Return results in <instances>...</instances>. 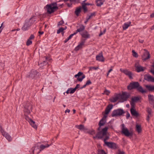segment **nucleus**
<instances>
[{
	"label": "nucleus",
	"mask_w": 154,
	"mask_h": 154,
	"mask_svg": "<svg viewBox=\"0 0 154 154\" xmlns=\"http://www.w3.org/2000/svg\"><path fill=\"white\" fill-rule=\"evenodd\" d=\"M106 123V121L104 118H103L99 121L98 125L99 127L97 129L99 131L98 132L95 136L93 137L94 139H102L104 136L106 135L107 133V131L108 129L107 127H105L102 129L100 131L101 128L102 126H103Z\"/></svg>",
	"instance_id": "f257e3e1"
},
{
	"label": "nucleus",
	"mask_w": 154,
	"mask_h": 154,
	"mask_svg": "<svg viewBox=\"0 0 154 154\" xmlns=\"http://www.w3.org/2000/svg\"><path fill=\"white\" fill-rule=\"evenodd\" d=\"M127 89L129 90L136 89L138 91L142 94L146 93L147 92L146 90L143 89V88L140 85V83L137 82L130 83L127 86Z\"/></svg>",
	"instance_id": "f03ea898"
},
{
	"label": "nucleus",
	"mask_w": 154,
	"mask_h": 154,
	"mask_svg": "<svg viewBox=\"0 0 154 154\" xmlns=\"http://www.w3.org/2000/svg\"><path fill=\"white\" fill-rule=\"evenodd\" d=\"M45 8L47 11L48 13L51 14L58 9V8L57 6V3L53 2L46 5L45 7Z\"/></svg>",
	"instance_id": "7ed1b4c3"
},
{
	"label": "nucleus",
	"mask_w": 154,
	"mask_h": 154,
	"mask_svg": "<svg viewBox=\"0 0 154 154\" xmlns=\"http://www.w3.org/2000/svg\"><path fill=\"white\" fill-rule=\"evenodd\" d=\"M41 76L40 74L36 70L32 69L30 72L27 74L26 77L32 79L39 77Z\"/></svg>",
	"instance_id": "20e7f679"
},
{
	"label": "nucleus",
	"mask_w": 154,
	"mask_h": 154,
	"mask_svg": "<svg viewBox=\"0 0 154 154\" xmlns=\"http://www.w3.org/2000/svg\"><path fill=\"white\" fill-rule=\"evenodd\" d=\"M32 105L29 102H27L24 106L23 111L25 113V115L30 114L32 111Z\"/></svg>",
	"instance_id": "39448f33"
},
{
	"label": "nucleus",
	"mask_w": 154,
	"mask_h": 154,
	"mask_svg": "<svg viewBox=\"0 0 154 154\" xmlns=\"http://www.w3.org/2000/svg\"><path fill=\"white\" fill-rule=\"evenodd\" d=\"M125 113L123 109L121 108L114 110L112 112L111 116L112 117L121 116Z\"/></svg>",
	"instance_id": "423d86ee"
},
{
	"label": "nucleus",
	"mask_w": 154,
	"mask_h": 154,
	"mask_svg": "<svg viewBox=\"0 0 154 154\" xmlns=\"http://www.w3.org/2000/svg\"><path fill=\"white\" fill-rule=\"evenodd\" d=\"M119 96L120 99L123 100V102L127 101V99L129 97L130 94L129 93L125 92L122 93V94H119Z\"/></svg>",
	"instance_id": "0eeeda50"
},
{
	"label": "nucleus",
	"mask_w": 154,
	"mask_h": 154,
	"mask_svg": "<svg viewBox=\"0 0 154 154\" xmlns=\"http://www.w3.org/2000/svg\"><path fill=\"white\" fill-rule=\"evenodd\" d=\"M122 132L125 136L129 137L132 135V133L129 131L128 129L125 127L124 124L122 125Z\"/></svg>",
	"instance_id": "6e6552de"
},
{
	"label": "nucleus",
	"mask_w": 154,
	"mask_h": 154,
	"mask_svg": "<svg viewBox=\"0 0 154 154\" xmlns=\"http://www.w3.org/2000/svg\"><path fill=\"white\" fill-rule=\"evenodd\" d=\"M0 131L2 134L5 137L6 139L9 141H11L12 140L11 137L8 133L2 129V127L0 125Z\"/></svg>",
	"instance_id": "1a4fd4ad"
},
{
	"label": "nucleus",
	"mask_w": 154,
	"mask_h": 154,
	"mask_svg": "<svg viewBox=\"0 0 154 154\" xmlns=\"http://www.w3.org/2000/svg\"><path fill=\"white\" fill-rule=\"evenodd\" d=\"M134 67L136 71L138 72H143L146 69L145 67H143L139 65L138 62H136L135 63Z\"/></svg>",
	"instance_id": "9d476101"
},
{
	"label": "nucleus",
	"mask_w": 154,
	"mask_h": 154,
	"mask_svg": "<svg viewBox=\"0 0 154 154\" xmlns=\"http://www.w3.org/2000/svg\"><path fill=\"white\" fill-rule=\"evenodd\" d=\"M120 70L122 72L124 73L125 75L128 76L129 79H132L133 74L130 71L127 69H120Z\"/></svg>",
	"instance_id": "9b49d317"
},
{
	"label": "nucleus",
	"mask_w": 154,
	"mask_h": 154,
	"mask_svg": "<svg viewBox=\"0 0 154 154\" xmlns=\"http://www.w3.org/2000/svg\"><path fill=\"white\" fill-rule=\"evenodd\" d=\"M75 78H77V80L79 82H82L83 79H84L85 76L81 72H79L77 74L75 75Z\"/></svg>",
	"instance_id": "f8f14e48"
},
{
	"label": "nucleus",
	"mask_w": 154,
	"mask_h": 154,
	"mask_svg": "<svg viewBox=\"0 0 154 154\" xmlns=\"http://www.w3.org/2000/svg\"><path fill=\"white\" fill-rule=\"evenodd\" d=\"M96 60L100 62H104L105 59L103 56L102 51L100 52L98 55L96 56Z\"/></svg>",
	"instance_id": "ddd939ff"
},
{
	"label": "nucleus",
	"mask_w": 154,
	"mask_h": 154,
	"mask_svg": "<svg viewBox=\"0 0 154 154\" xmlns=\"http://www.w3.org/2000/svg\"><path fill=\"white\" fill-rule=\"evenodd\" d=\"M85 40L86 39H82L81 42L75 48V51H79L80 49L82 48L83 45H84Z\"/></svg>",
	"instance_id": "4468645a"
},
{
	"label": "nucleus",
	"mask_w": 154,
	"mask_h": 154,
	"mask_svg": "<svg viewBox=\"0 0 154 154\" xmlns=\"http://www.w3.org/2000/svg\"><path fill=\"white\" fill-rule=\"evenodd\" d=\"M31 150L33 154H38L41 152L39 146L38 145L32 147L31 149Z\"/></svg>",
	"instance_id": "2eb2a0df"
},
{
	"label": "nucleus",
	"mask_w": 154,
	"mask_h": 154,
	"mask_svg": "<svg viewBox=\"0 0 154 154\" xmlns=\"http://www.w3.org/2000/svg\"><path fill=\"white\" fill-rule=\"evenodd\" d=\"M144 79L148 82H154V78L149 75H145L144 76Z\"/></svg>",
	"instance_id": "dca6fc26"
},
{
	"label": "nucleus",
	"mask_w": 154,
	"mask_h": 154,
	"mask_svg": "<svg viewBox=\"0 0 154 154\" xmlns=\"http://www.w3.org/2000/svg\"><path fill=\"white\" fill-rule=\"evenodd\" d=\"M149 58L150 54L147 51H146L144 52L142 56V59L144 61H146Z\"/></svg>",
	"instance_id": "f3484780"
},
{
	"label": "nucleus",
	"mask_w": 154,
	"mask_h": 154,
	"mask_svg": "<svg viewBox=\"0 0 154 154\" xmlns=\"http://www.w3.org/2000/svg\"><path fill=\"white\" fill-rule=\"evenodd\" d=\"M31 26V24L29 22H26L22 28V29L23 31L27 30Z\"/></svg>",
	"instance_id": "a211bd4d"
},
{
	"label": "nucleus",
	"mask_w": 154,
	"mask_h": 154,
	"mask_svg": "<svg viewBox=\"0 0 154 154\" xmlns=\"http://www.w3.org/2000/svg\"><path fill=\"white\" fill-rule=\"evenodd\" d=\"M75 127L77 128L82 131L83 130L84 132H86L88 130V129L85 128L84 126L83 125H76L75 126Z\"/></svg>",
	"instance_id": "6ab92c4d"
},
{
	"label": "nucleus",
	"mask_w": 154,
	"mask_h": 154,
	"mask_svg": "<svg viewBox=\"0 0 154 154\" xmlns=\"http://www.w3.org/2000/svg\"><path fill=\"white\" fill-rule=\"evenodd\" d=\"M131 113L133 116L138 117L139 116V113L135 110V108L131 109Z\"/></svg>",
	"instance_id": "aec40b11"
},
{
	"label": "nucleus",
	"mask_w": 154,
	"mask_h": 154,
	"mask_svg": "<svg viewBox=\"0 0 154 154\" xmlns=\"http://www.w3.org/2000/svg\"><path fill=\"white\" fill-rule=\"evenodd\" d=\"M113 105L112 104H109L106 107L105 110V114L107 115L110 112L112 108Z\"/></svg>",
	"instance_id": "412c9836"
},
{
	"label": "nucleus",
	"mask_w": 154,
	"mask_h": 154,
	"mask_svg": "<svg viewBox=\"0 0 154 154\" xmlns=\"http://www.w3.org/2000/svg\"><path fill=\"white\" fill-rule=\"evenodd\" d=\"M105 136H106V135H105ZM105 136V135L104 136ZM109 139V137L107 135V134H106L105 138L103 139V141L104 143V144H106V145L116 144L114 143L107 142L106 141V140Z\"/></svg>",
	"instance_id": "4be33fe9"
},
{
	"label": "nucleus",
	"mask_w": 154,
	"mask_h": 154,
	"mask_svg": "<svg viewBox=\"0 0 154 154\" xmlns=\"http://www.w3.org/2000/svg\"><path fill=\"white\" fill-rule=\"evenodd\" d=\"M148 100L149 103L151 104L154 103V97L152 95L149 94L148 95Z\"/></svg>",
	"instance_id": "5701e85b"
},
{
	"label": "nucleus",
	"mask_w": 154,
	"mask_h": 154,
	"mask_svg": "<svg viewBox=\"0 0 154 154\" xmlns=\"http://www.w3.org/2000/svg\"><path fill=\"white\" fill-rule=\"evenodd\" d=\"M81 35L82 37L86 39L89 38L90 37V34H89L88 32L86 31H85L83 33H82Z\"/></svg>",
	"instance_id": "b1692460"
},
{
	"label": "nucleus",
	"mask_w": 154,
	"mask_h": 154,
	"mask_svg": "<svg viewBox=\"0 0 154 154\" xmlns=\"http://www.w3.org/2000/svg\"><path fill=\"white\" fill-rule=\"evenodd\" d=\"M118 99H120L119 94H117L115 97L112 98L110 99V101L114 103L116 102Z\"/></svg>",
	"instance_id": "393cba45"
},
{
	"label": "nucleus",
	"mask_w": 154,
	"mask_h": 154,
	"mask_svg": "<svg viewBox=\"0 0 154 154\" xmlns=\"http://www.w3.org/2000/svg\"><path fill=\"white\" fill-rule=\"evenodd\" d=\"M82 9V7L81 6H79L77 7L75 9V13L76 16H78L79 15V13L81 11Z\"/></svg>",
	"instance_id": "a878e982"
},
{
	"label": "nucleus",
	"mask_w": 154,
	"mask_h": 154,
	"mask_svg": "<svg viewBox=\"0 0 154 154\" xmlns=\"http://www.w3.org/2000/svg\"><path fill=\"white\" fill-rule=\"evenodd\" d=\"M131 24V22L125 23L122 26L123 30H125L127 29L130 26Z\"/></svg>",
	"instance_id": "bb28decb"
},
{
	"label": "nucleus",
	"mask_w": 154,
	"mask_h": 154,
	"mask_svg": "<svg viewBox=\"0 0 154 154\" xmlns=\"http://www.w3.org/2000/svg\"><path fill=\"white\" fill-rule=\"evenodd\" d=\"M145 87L149 91L153 92L154 91V86L153 85H146L145 86Z\"/></svg>",
	"instance_id": "cd10ccee"
},
{
	"label": "nucleus",
	"mask_w": 154,
	"mask_h": 154,
	"mask_svg": "<svg viewBox=\"0 0 154 154\" xmlns=\"http://www.w3.org/2000/svg\"><path fill=\"white\" fill-rule=\"evenodd\" d=\"M104 2L105 0H97L96 1V5L98 7L100 6Z\"/></svg>",
	"instance_id": "c85d7f7f"
},
{
	"label": "nucleus",
	"mask_w": 154,
	"mask_h": 154,
	"mask_svg": "<svg viewBox=\"0 0 154 154\" xmlns=\"http://www.w3.org/2000/svg\"><path fill=\"white\" fill-rule=\"evenodd\" d=\"M85 29V26L82 25L80 26V28L77 29L75 32L77 34L78 32H81L83 31Z\"/></svg>",
	"instance_id": "c756f323"
},
{
	"label": "nucleus",
	"mask_w": 154,
	"mask_h": 154,
	"mask_svg": "<svg viewBox=\"0 0 154 154\" xmlns=\"http://www.w3.org/2000/svg\"><path fill=\"white\" fill-rule=\"evenodd\" d=\"M30 125L34 128L35 129H36L37 128V126L35 124V122L33 121L32 120L30 119L29 122Z\"/></svg>",
	"instance_id": "7c9ffc66"
},
{
	"label": "nucleus",
	"mask_w": 154,
	"mask_h": 154,
	"mask_svg": "<svg viewBox=\"0 0 154 154\" xmlns=\"http://www.w3.org/2000/svg\"><path fill=\"white\" fill-rule=\"evenodd\" d=\"M136 131L138 133H140L142 131L141 126L140 125H136Z\"/></svg>",
	"instance_id": "2f4dec72"
},
{
	"label": "nucleus",
	"mask_w": 154,
	"mask_h": 154,
	"mask_svg": "<svg viewBox=\"0 0 154 154\" xmlns=\"http://www.w3.org/2000/svg\"><path fill=\"white\" fill-rule=\"evenodd\" d=\"M45 60H44L42 63H40V65L42 66L45 65H47L48 63V62H47L48 59V57H45Z\"/></svg>",
	"instance_id": "473e14b6"
},
{
	"label": "nucleus",
	"mask_w": 154,
	"mask_h": 154,
	"mask_svg": "<svg viewBox=\"0 0 154 154\" xmlns=\"http://www.w3.org/2000/svg\"><path fill=\"white\" fill-rule=\"evenodd\" d=\"M80 86V85L79 84H77L76 85L75 87L74 88L72 89V90H71V91H70V93H74L75 91H76L77 89L78 88H79Z\"/></svg>",
	"instance_id": "72a5a7b5"
},
{
	"label": "nucleus",
	"mask_w": 154,
	"mask_h": 154,
	"mask_svg": "<svg viewBox=\"0 0 154 154\" xmlns=\"http://www.w3.org/2000/svg\"><path fill=\"white\" fill-rule=\"evenodd\" d=\"M97 151L98 152L97 154H107L105 151L103 149H98Z\"/></svg>",
	"instance_id": "f704fd0d"
},
{
	"label": "nucleus",
	"mask_w": 154,
	"mask_h": 154,
	"mask_svg": "<svg viewBox=\"0 0 154 154\" xmlns=\"http://www.w3.org/2000/svg\"><path fill=\"white\" fill-rule=\"evenodd\" d=\"M140 100V98L138 97H134L131 99L133 102H136Z\"/></svg>",
	"instance_id": "c9c22d12"
},
{
	"label": "nucleus",
	"mask_w": 154,
	"mask_h": 154,
	"mask_svg": "<svg viewBox=\"0 0 154 154\" xmlns=\"http://www.w3.org/2000/svg\"><path fill=\"white\" fill-rule=\"evenodd\" d=\"M109 148L112 149H116L118 148V146L117 145H106Z\"/></svg>",
	"instance_id": "e433bc0d"
},
{
	"label": "nucleus",
	"mask_w": 154,
	"mask_h": 154,
	"mask_svg": "<svg viewBox=\"0 0 154 154\" xmlns=\"http://www.w3.org/2000/svg\"><path fill=\"white\" fill-rule=\"evenodd\" d=\"M50 145H47V146H45L44 145H41L40 146H39V149L41 151L45 148L49 147Z\"/></svg>",
	"instance_id": "4c0bfd02"
},
{
	"label": "nucleus",
	"mask_w": 154,
	"mask_h": 154,
	"mask_svg": "<svg viewBox=\"0 0 154 154\" xmlns=\"http://www.w3.org/2000/svg\"><path fill=\"white\" fill-rule=\"evenodd\" d=\"M135 102H133L131 100V101L130 103V104L131 105V109L135 108Z\"/></svg>",
	"instance_id": "58836bf2"
},
{
	"label": "nucleus",
	"mask_w": 154,
	"mask_h": 154,
	"mask_svg": "<svg viewBox=\"0 0 154 154\" xmlns=\"http://www.w3.org/2000/svg\"><path fill=\"white\" fill-rule=\"evenodd\" d=\"M132 55L133 56L135 57H138V54H137L136 52L134 50H133L132 51Z\"/></svg>",
	"instance_id": "ea45409f"
},
{
	"label": "nucleus",
	"mask_w": 154,
	"mask_h": 154,
	"mask_svg": "<svg viewBox=\"0 0 154 154\" xmlns=\"http://www.w3.org/2000/svg\"><path fill=\"white\" fill-rule=\"evenodd\" d=\"M65 29H64L62 27H61L58 30H57V34H59L61 32H62L63 30Z\"/></svg>",
	"instance_id": "a19ab883"
},
{
	"label": "nucleus",
	"mask_w": 154,
	"mask_h": 154,
	"mask_svg": "<svg viewBox=\"0 0 154 154\" xmlns=\"http://www.w3.org/2000/svg\"><path fill=\"white\" fill-rule=\"evenodd\" d=\"M82 8L83 9L84 13H85L86 12H87L88 11L87 8L86 6H85L83 5L82 4Z\"/></svg>",
	"instance_id": "79ce46f5"
},
{
	"label": "nucleus",
	"mask_w": 154,
	"mask_h": 154,
	"mask_svg": "<svg viewBox=\"0 0 154 154\" xmlns=\"http://www.w3.org/2000/svg\"><path fill=\"white\" fill-rule=\"evenodd\" d=\"M95 16V13L94 12L90 14L88 17H87L89 19L91 18L92 17Z\"/></svg>",
	"instance_id": "37998d69"
},
{
	"label": "nucleus",
	"mask_w": 154,
	"mask_h": 154,
	"mask_svg": "<svg viewBox=\"0 0 154 154\" xmlns=\"http://www.w3.org/2000/svg\"><path fill=\"white\" fill-rule=\"evenodd\" d=\"M152 109L150 108H147L146 109V112L149 115H151Z\"/></svg>",
	"instance_id": "c03bdc74"
},
{
	"label": "nucleus",
	"mask_w": 154,
	"mask_h": 154,
	"mask_svg": "<svg viewBox=\"0 0 154 154\" xmlns=\"http://www.w3.org/2000/svg\"><path fill=\"white\" fill-rule=\"evenodd\" d=\"M32 42L31 41V40H30L29 39H28L27 40L26 42V45L27 46H29L31 44H32Z\"/></svg>",
	"instance_id": "a18cd8bd"
},
{
	"label": "nucleus",
	"mask_w": 154,
	"mask_h": 154,
	"mask_svg": "<svg viewBox=\"0 0 154 154\" xmlns=\"http://www.w3.org/2000/svg\"><path fill=\"white\" fill-rule=\"evenodd\" d=\"M88 132L91 135H93L95 134V131L94 130H92L88 131V130L86 132Z\"/></svg>",
	"instance_id": "49530a36"
},
{
	"label": "nucleus",
	"mask_w": 154,
	"mask_h": 154,
	"mask_svg": "<svg viewBox=\"0 0 154 154\" xmlns=\"http://www.w3.org/2000/svg\"><path fill=\"white\" fill-rule=\"evenodd\" d=\"M125 152L123 151H121L120 149L118 150V152L116 153V154H125Z\"/></svg>",
	"instance_id": "de8ad7c7"
},
{
	"label": "nucleus",
	"mask_w": 154,
	"mask_h": 154,
	"mask_svg": "<svg viewBox=\"0 0 154 154\" xmlns=\"http://www.w3.org/2000/svg\"><path fill=\"white\" fill-rule=\"evenodd\" d=\"M4 27L5 26L3 25V23H2L1 24V26L0 27V33L1 32L2 30L4 28Z\"/></svg>",
	"instance_id": "09e8293b"
},
{
	"label": "nucleus",
	"mask_w": 154,
	"mask_h": 154,
	"mask_svg": "<svg viewBox=\"0 0 154 154\" xmlns=\"http://www.w3.org/2000/svg\"><path fill=\"white\" fill-rule=\"evenodd\" d=\"M92 84V82L90 80H88L86 82V83L85 85L87 86L88 85H91Z\"/></svg>",
	"instance_id": "8fccbe9b"
},
{
	"label": "nucleus",
	"mask_w": 154,
	"mask_h": 154,
	"mask_svg": "<svg viewBox=\"0 0 154 154\" xmlns=\"http://www.w3.org/2000/svg\"><path fill=\"white\" fill-rule=\"evenodd\" d=\"M80 0H69L71 3L75 2L76 3H79V2Z\"/></svg>",
	"instance_id": "3c124183"
},
{
	"label": "nucleus",
	"mask_w": 154,
	"mask_h": 154,
	"mask_svg": "<svg viewBox=\"0 0 154 154\" xmlns=\"http://www.w3.org/2000/svg\"><path fill=\"white\" fill-rule=\"evenodd\" d=\"M106 31V29H105L103 32H102L101 31L99 35V36H100L103 35L105 33Z\"/></svg>",
	"instance_id": "603ef678"
},
{
	"label": "nucleus",
	"mask_w": 154,
	"mask_h": 154,
	"mask_svg": "<svg viewBox=\"0 0 154 154\" xmlns=\"http://www.w3.org/2000/svg\"><path fill=\"white\" fill-rule=\"evenodd\" d=\"M76 34L75 32H74L73 33L71 34L68 37V38L69 39H70L74 35H76Z\"/></svg>",
	"instance_id": "864d4df0"
},
{
	"label": "nucleus",
	"mask_w": 154,
	"mask_h": 154,
	"mask_svg": "<svg viewBox=\"0 0 154 154\" xmlns=\"http://www.w3.org/2000/svg\"><path fill=\"white\" fill-rule=\"evenodd\" d=\"M82 4L83 5H84L85 6H86V5H92V4H90V3H82Z\"/></svg>",
	"instance_id": "5fc2aeb1"
},
{
	"label": "nucleus",
	"mask_w": 154,
	"mask_h": 154,
	"mask_svg": "<svg viewBox=\"0 0 154 154\" xmlns=\"http://www.w3.org/2000/svg\"><path fill=\"white\" fill-rule=\"evenodd\" d=\"M98 68V67H89V69L90 70H92V69L97 70Z\"/></svg>",
	"instance_id": "6e6d98bb"
},
{
	"label": "nucleus",
	"mask_w": 154,
	"mask_h": 154,
	"mask_svg": "<svg viewBox=\"0 0 154 154\" xmlns=\"http://www.w3.org/2000/svg\"><path fill=\"white\" fill-rule=\"evenodd\" d=\"M72 89V88H69L67 90V91H66V93L67 94H69V93H70V94H71L70 92V91H71V90H72V89Z\"/></svg>",
	"instance_id": "4d7b16f0"
},
{
	"label": "nucleus",
	"mask_w": 154,
	"mask_h": 154,
	"mask_svg": "<svg viewBox=\"0 0 154 154\" xmlns=\"http://www.w3.org/2000/svg\"><path fill=\"white\" fill-rule=\"evenodd\" d=\"M64 23V22L63 20H61V21H60L58 24V25H62L63 23Z\"/></svg>",
	"instance_id": "13d9d810"
},
{
	"label": "nucleus",
	"mask_w": 154,
	"mask_h": 154,
	"mask_svg": "<svg viewBox=\"0 0 154 154\" xmlns=\"http://www.w3.org/2000/svg\"><path fill=\"white\" fill-rule=\"evenodd\" d=\"M35 37L33 35H31L30 36V37H29V38L28 39L31 40L32 39H33Z\"/></svg>",
	"instance_id": "bf43d9fd"
},
{
	"label": "nucleus",
	"mask_w": 154,
	"mask_h": 154,
	"mask_svg": "<svg viewBox=\"0 0 154 154\" xmlns=\"http://www.w3.org/2000/svg\"><path fill=\"white\" fill-rule=\"evenodd\" d=\"M104 93L106 95H108L110 93V92L109 91L106 89L104 91Z\"/></svg>",
	"instance_id": "052dcab7"
},
{
	"label": "nucleus",
	"mask_w": 154,
	"mask_h": 154,
	"mask_svg": "<svg viewBox=\"0 0 154 154\" xmlns=\"http://www.w3.org/2000/svg\"><path fill=\"white\" fill-rule=\"evenodd\" d=\"M151 116V115H149L148 114V115L147 116V117L146 118V120L148 121H149V118Z\"/></svg>",
	"instance_id": "680f3d73"
},
{
	"label": "nucleus",
	"mask_w": 154,
	"mask_h": 154,
	"mask_svg": "<svg viewBox=\"0 0 154 154\" xmlns=\"http://www.w3.org/2000/svg\"><path fill=\"white\" fill-rule=\"evenodd\" d=\"M130 114H129V113L128 112H127V114H126V118L127 119H128L130 117Z\"/></svg>",
	"instance_id": "e2e57ef3"
},
{
	"label": "nucleus",
	"mask_w": 154,
	"mask_h": 154,
	"mask_svg": "<svg viewBox=\"0 0 154 154\" xmlns=\"http://www.w3.org/2000/svg\"><path fill=\"white\" fill-rule=\"evenodd\" d=\"M66 5L68 7H71L72 5V3H66Z\"/></svg>",
	"instance_id": "0e129e2a"
},
{
	"label": "nucleus",
	"mask_w": 154,
	"mask_h": 154,
	"mask_svg": "<svg viewBox=\"0 0 154 154\" xmlns=\"http://www.w3.org/2000/svg\"><path fill=\"white\" fill-rule=\"evenodd\" d=\"M90 19L89 18H88V17H87L86 18V20L85 21L84 23L86 24L88 22V21H89V20Z\"/></svg>",
	"instance_id": "69168bd1"
},
{
	"label": "nucleus",
	"mask_w": 154,
	"mask_h": 154,
	"mask_svg": "<svg viewBox=\"0 0 154 154\" xmlns=\"http://www.w3.org/2000/svg\"><path fill=\"white\" fill-rule=\"evenodd\" d=\"M113 67L112 66H111V69L108 71L109 73H110L111 71H112L113 70L112 68Z\"/></svg>",
	"instance_id": "338daca9"
},
{
	"label": "nucleus",
	"mask_w": 154,
	"mask_h": 154,
	"mask_svg": "<svg viewBox=\"0 0 154 154\" xmlns=\"http://www.w3.org/2000/svg\"><path fill=\"white\" fill-rule=\"evenodd\" d=\"M38 33L39 35H42L44 33V32L43 31H39Z\"/></svg>",
	"instance_id": "774afa93"
}]
</instances>
